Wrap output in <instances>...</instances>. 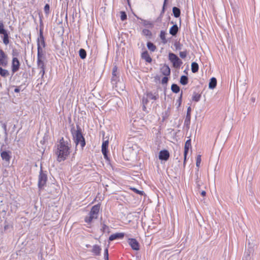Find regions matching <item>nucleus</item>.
<instances>
[{"mask_svg": "<svg viewBox=\"0 0 260 260\" xmlns=\"http://www.w3.org/2000/svg\"><path fill=\"white\" fill-rule=\"evenodd\" d=\"M55 147V154L57 156V160L59 162L65 160L70 154L71 143L62 137Z\"/></svg>", "mask_w": 260, "mask_h": 260, "instance_id": "obj_1", "label": "nucleus"}, {"mask_svg": "<svg viewBox=\"0 0 260 260\" xmlns=\"http://www.w3.org/2000/svg\"><path fill=\"white\" fill-rule=\"evenodd\" d=\"M71 132L76 146H77L80 144L81 149H83L86 145V142L85 138L82 134L81 127L78 125H77V129H75L74 127H72Z\"/></svg>", "mask_w": 260, "mask_h": 260, "instance_id": "obj_2", "label": "nucleus"}, {"mask_svg": "<svg viewBox=\"0 0 260 260\" xmlns=\"http://www.w3.org/2000/svg\"><path fill=\"white\" fill-rule=\"evenodd\" d=\"M100 206V204H98L92 207L89 213V216H86L84 219L85 222L90 223L93 219L98 218Z\"/></svg>", "mask_w": 260, "mask_h": 260, "instance_id": "obj_3", "label": "nucleus"}, {"mask_svg": "<svg viewBox=\"0 0 260 260\" xmlns=\"http://www.w3.org/2000/svg\"><path fill=\"white\" fill-rule=\"evenodd\" d=\"M169 59L172 63L173 67L179 68L183 63L182 60L173 53H169Z\"/></svg>", "mask_w": 260, "mask_h": 260, "instance_id": "obj_4", "label": "nucleus"}, {"mask_svg": "<svg viewBox=\"0 0 260 260\" xmlns=\"http://www.w3.org/2000/svg\"><path fill=\"white\" fill-rule=\"evenodd\" d=\"M47 180V175L46 173L43 171L42 168L40 171L38 179V187L39 189H42L46 185Z\"/></svg>", "mask_w": 260, "mask_h": 260, "instance_id": "obj_5", "label": "nucleus"}, {"mask_svg": "<svg viewBox=\"0 0 260 260\" xmlns=\"http://www.w3.org/2000/svg\"><path fill=\"white\" fill-rule=\"evenodd\" d=\"M0 34L4 36L3 39L4 44L6 45H8L9 43V37L7 30L4 28V23L2 21H0Z\"/></svg>", "mask_w": 260, "mask_h": 260, "instance_id": "obj_6", "label": "nucleus"}, {"mask_svg": "<svg viewBox=\"0 0 260 260\" xmlns=\"http://www.w3.org/2000/svg\"><path fill=\"white\" fill-rule=\"evenodd\" d=\"M3 145L2 146L1 149V156L3 160L6 161V162H9L11 158V151L5 150L3 151L2 150Z\"/></svg>", "mask_w": 260, "mask_h": 260, "instance_id": "obj_7", "label": "nucleus"}, {"mask_svg": "<svg viewBox=\"0 0 260 260\" xmlns=\"http://www.w3.org/2000/svg\"><path fill=\"white\" fill-rule=\"evenodd\" d=\"M128 243L133 250L136 251L139 250L140 245L136 239L134 238H129L128 239Z\"/></svg>", "mask_w": 260, "mask_h": 260, "instance_id": "obj_8", "label": "nucleus"}, {"mask_svg": "<svg viewBox=\"0 0 260 260\" xmlns=\"http://www.w3.org/2000/svg\"><path fill=\"white\" fill-rule=\"evenodd\" d=\"M37 59H45V55L43 52V50L41 46H40L39 40L37 42Z\"/></svg>", "mask_w": 260, "mask_h": 260, "instance_id": "obj_9", "label": "nucleus"}, {"mask_svg": "<svg viewBox=\"0 0 260 260\" xmlns=\"http://www.w3.org/2000/svg\"><path fill=\"white\" fill-rule=\"evenodd\" d=\"M190 111H191V108L189 107L187 108V113L186 115V117L184 120V126L186 127L187 129H188L189 128V125L190 123V119H191V116H190Z\"/></svg>", "mask_w": 260, "mask_h": 260, "instance_id": "obj_10", "label": "nucleus"}, {"mask_svg": "<svg viewBox=\"0 0 260 260\" xmlns=\"http://www.w3.org/2000/svg\"><path fill=\"white\" fill-rule=\"evenodd\" d=\"M170 157L169 152L166 149L161 150L159 152L158 158L161 160L167 161Z\"/></svg>", "mask_w": 260, "mask_h": 260, "instance_id": "obj_11", "label": "nucleus"}, {"mask_svg": "<svg viewBox=\"0 0 260 260\" xmlns=\"http://www.w3.org/2000/svg\"><path fill=\"white\" fill-rule=\"evenodd\" d=\"M20 67V62L16 57L13 58L12 62V72L13 74L15 73L19 70Z\"/></svg>", "mask_w": 260, "mask_h": 260, "instance_id": "obj_12", "label": "nucleus"}, {"mask_svg": "<svg viewBox=\"0 0 260 260\" xmlns=\"http://www.w3.org/2000/svg\"><path fill=\"white\" fill-rule=\"evenodd\" d=\"M119 77L117 75V68L115 66L112 70V76L111 78V83L113 85L116 84L118 81Z\"/></svg>", "mask_w": 260, "mask_h": 260, "instance_id": "obj_13", "label": "nucleus"}, {"mask_svg": "<svg viewBox=\"0 0 260 260\" xmlns=\"http://www.w3.org/2000/svg\"><path fill=\"white\" fill-rule=\"evenodd\" d=\"M109 142L108 141H105L103 142L102 146V152L104 156V158L106 159H108V147Z\"/></svg>", "mask_w": 260, "mask_h": 260, "instance_id": "obj_14", "label": "nucleus"}, {"mask_svg": "<svg viewBox=\"0 0 260 260\" xmlns=\"http://www.w3.org/2000/svg\"><path fill=\"white\" fill-rule=\"evenodd\" d=\"M102 248L100 246L95 244L92 246L91 252L95 256H100L101 254Z\"/></svg>", "mask_w": 260, "mask_h": 260, "instance_id": "obj_15", "label": "nucleus"}, {"mask_svg": "<svg viewBox=\"0 0 260 260\" xmlns=\"http://www.w3.org/2000/svg\"><path fill=\"white\" fill-rule=\"evenodd\" d=\"M6 58L7 56L4 51L0 49V65L4 67L7 65V61L6 60Z\"/></svg>", "mask_w": 260, "mask_h": 260, "instance_id": "obj_16", "label": "nucleus"}, {"mask_svg": "<svg viewBox=\"0 0 260 260\" xmlns=\"http://www.w3.org/2000/svg\"><path fill=\"white\" fill-rule=\"evenodd\" d=\"M124 236V234L123 233H117L112 235H111L109 238V241H113L116 239H121Z\"/></svg>", "mask_w": 260, "mask_h": 260, "instance_id": "obj_17", "label": "nucleus"}, {"mask_svg": "<svg viewBox=\"0 0 260 260\" xmlns=\"http://www.w3.org/2000/svg\"><path fill=\"white\" fill-rule=\"evenodd\" d=\"M160 72L162 75L168 76L170 75L171 70L169 67L168 65L165 64L160 69Z\"/></svg>", "mask_w": 260, "mask_h": 260, "instance_id": "obj_18", "label": "nucleus"}, {"mask_svg": "<svg viewBox=\"0 0 260 260\" xmlns=\"http://www.w3.org/2000/svg\"><path fill=\"white\" fill-rule=\"evenodd\" d=\"M141 57L147 62L150 63L152 61V59L147 51H145L142 53Z\"/></svg>", "mask_w": 260, "mask_h": 260, "instance_id": "obj_19", "label": "nucleus"}, {"mask_svg": "<svg viewBox=\"0 0 260 260\" xmlns=\"http://www.w3.org/2000/svg\"><path fill=\"white\" fill-rule=\"evenodd\" d=\"M167 1L168 0H165L164 1V4H163V7H162V10L161 11V13H160L159 16L157 17V18L156 20V21L157 22H161L162 18L163 15H164V14L165 13V7H166Z\"/></svg>", "mask_w": 260, "mask_h": 260, "instance_id": "obj_20", "label": "nucleus"}, {"mask_svg": "<svg viewBox=\"0 0 260 260\" xmlns=\"http://www.w3.org/2000/svg\"><path fill=\"white\" fill-rule=\"evenodd\" d=\"M178 30H179V28H178V25L176 24H174L170 28V29L169 30V32L173 36H175L178 32Z\"/></svg>", "mask_w": 260, "mask_h": 260, "instance_id": "obj_21", "label": "nucleus"}, {"mask_svg": "<svg viewBox=\"0 0 260 260\" xmlns=\"http://www.w3.org/2000/svg\"><path fill=\"white\" fill-rule=\"evenodd\" d=\"M217 85V80L214 77H212L210 79L209 83V88L210 89H214Z\"/></svg>", "mask_w": 260, "mask_h": 260, "instance_id": "obj_22", "label": "nucleus"}, {"mask_svg": "<svg viewBox=\"0 0 260 260\" xmlns=\"http://www.w3.org/2000/svg\"><path fill=\"white\" fill-rule=\"evenodd\" d=\"M146 95L148 99L153 100H156L159 98V95L157 93H153L151 92H149L147 93Z\"/></svg>", "mask_w": 260, "mask_h": 260, "instance_id": "obj_23", "label": "nucleus"}, {"mask_svg": "<svg viewBox=\"0 0 260 260\" xmlns=\"http://www.w3.org/2000/svg\"><path fill=\"white\" fill-rule=\"evenodd\" d=\"M191 140H187L185 143L184 151V153H188L189 148H191Z\"/></svg>", "mask_w": 260, "mask_h": 260, "instance_id": "obj_24", "label": "nucleus"}, {"mask_svg": "<svg viewBox=\"0 0 260 260\" xmlns=\"http://www.w3.org/2000/svg\"><path fill=\"white\" fill-rule=\"evenodd\" d=\"M166 32L164 30H161L159 34V37L163 44H166L167 43V40L166 38Z\"/></svg>", "mask_w": 260, "mask_h": 260, "instance_id": "obj_25", "label": "nucleus"}, {"mask_svg": "<svg viewBox=\"0 0 260 260\" xmlns=\"http://www.w3.org/2000/svg\"><path fill=\"white\" fill-rule=\"evenodd\" d=\"M172 11L175 17L178 18L180 16L181 11L178 8L176 7H173Z\"/></svg>", "mask_w": 260, "mask_h": 260, "instance_id": "obj_26", "label": "nucleus"}, {"mask_svg": "<svg viewBox=\"0 0 260 260\" xmlns=\"http://www.w3.org/2000/svg\"><path fill=\"white\" fill-rule=\"evenodd\" d=\"M191 70L192 73H196L199 70V65L196 62H193L191 64Z\"/></svg>", "mask_w": 260, "mask_h": 260, "instance_id": "obj_27", "label": "nucleus"}, {"mask_svg": "<svg viewBox=\"0 0 260 260\" xmlns=\"http://www.w3.org/2000/svg\"><path fill=\"white\" fill-rule=\"evenodd\" d=\"M39 40V42L40 44V46L42 45L43 47L45 46V42L44 41V38L43 35V32L41 30L40 31V38H38V40Z\"/></svg>", "mask_w": 260, "mask_h": 260, "instance_id": "obj_28", "label": "nucleus"}, {"mask_svg": "<svg viewBox=\"0 0 260 260\" xmlns=\"http://www.w3.org/2000/svg\"><path fill=\"white\" fill-rule=\"evenodd\" d=\"M188 82V78L187 76L183 75L181 77L180 80V83L183 85H186Z\"/></svg>", "mask_w": 260, "mask_h": 260, "instance_id": "obj_29", "label": "nucleus"}, {"mask_svg": "<svg viewBox=\"0 0 260 260\" xmlns=\"http://www.w3.org/2000/svg\"><path fill=\"white\" fill-rule=\"evenodd\" d=\"M147 47L148 49L150 50L151 52H154L155 51L156 47L155 45L153 44L151 42H148L147 43Z\"/></svg>", "mask_w": 260, "mask_h": 260, "instance_id": "obj_30", "label": "nucleus"}, {"mask_svg": "<svg viewBox=\"0 0 260 260\" xmlns=\"http://www.w3.org/2000/svg\"><path fill=\"white\" fill-rule=\"evenodd\" d=\"M171 89L172 92L175 93H178L180 91V87L176 84H173L171 86Z\"/></svg>", "mask_w": 260, "mask_h": 260, "instance_id": "obj_31", "label": "nucleus"}, {"mask_svg": "<svg viewBox=\"0 0 260 260\" xmlns=\"http://www.w3.org/2000/svg\"><path fill=\"white\" fill-rule=\"evenodd\" d=\"M9 73L8 70L0 67V75L3 77H6L9 75Z\"/></svg>", "mask_w": 260, "mask_h": 260, "instance_id": "obj_32", "label": "nucleus"}, {"mask_svg": "<svg viewBox=\"0 0 260 260\" xmlns=\"http://www.w3.org/2000/svg\"><path fill=\"white\" fill-rule=\"evenodd\" d=\"M79 56L81 59H85L86 57V52L84 49H80L79 51Z\"/></svg>", "mask_w": 260, "mask_h": 260, "instance_id": "obj_33", "label": "nucleus"}, {"mask_svg": "<svg viewBox=\"0 0 260 260\" xmlns=\"http://www.w3.org/2000/svg\"><path fill=\"white\" fill-rule=\"evenodd\" d=\"M37 67L39 69L41 68H45L44 60L37 59Z\"/></svg>", "mask_w": 260, "mask_h": 260, "instance_id": "obj_34", "label": "nucleus"}, {"mask_svg": "<svg viewBox=\"0 0 260 260\" xmlns=\"http://www.w3.org/2000/svg\"><path fill=\"white\" fill-rule=\"evenodd\" d=\"M201 95L200 94H198L197 93H194L192 98V99L193 101L199 102L200 100Z\"/></svg>", "mask_w": 260, "mask_h": 260, "instance_id": "obj_35", "label": "nucleus"}, {"mask_svg": "<svg viewBox=\"0 0 260 260\" xmlns=\"http://www.w3.org/2000/svg\"><path fill=\"white\" fill-rule=\"evenodd\" d=\"M120 19L122 21L125 20L127 19V15L125 12H120Z\"/></svg>", "mask_w": 260, "mask_h": 260, "instance_id": "obj_36", "label": "nucleus"}, {"mask_svg": "<svg viewBox=\"0 0 260 260\" xmlns=\"http://www.w3.org/2000/svg\"><path fill=\"white\" fill-rule=\"evenodd\" d=\"M143 34L146 36L150 37L152 35L151 32L147 29H144L142 31Z\"/></svg>", "mask_w": 260, "mask_h": 260, "instance_id": "obj_37", "label": "nucleus"}, {"mask_svg": "<svg viewBox=\"0 0 260 260\" xmlns=\"http://www.w3.org/2000/svg\"><path fill=\"white\" fill-rule=\"evenodd\" d=\"M174 46L176 50H181L182 47V45L179 42H176L174 44Z\"/></svg>", "mask_w": 260, "mask_h": 260, "instance_id": "obj_38", "label": "nucleus"}, {"mask_svg": "<svg viewBox=\"0 0 260 260\" xmlns=\"http://www.w3.org/2000/svg\"><path fill=\"white\" fill-rule=\"evenodd\" d=\"M49 9H50V6H49V4H46L45 5V7H44V12L46 14V15H48L49 14Z\"/></svg>", "mask_w": 260, "mask_h": 260, "instance_id": "obj_39", "label": "nucleus"}, {"mask_svg": "<svg viewBox=\"0 0 260 260\" xmlns=\"http://www.w3.org/2000/svg\"><path fill=\"white\" fill-rule=\"evenodd\" d=\"M39 69H40L39 74L41 75V78L43 79L45 74V68H41Z\"/></svg>", "mask_w": 260, "mask_h": 260, "instance_id": "obj_40", "label": "nucleus"}, {"mask_svg": "<svg viewBox=\"0 0 260 260\" xmlns=\"http://www.w3.org/2000/svg\"><path fill=\"white\" fill-rule=\"evenodd\" d=\"M148 103V98H147V96H143L142 99V103L143 105H147Z\"/></svg>", "mask_w": 260, "mask_h": 260, "instance_id": "obj_41", "label": "nucleus"}, {"mask_svg": "<svg viewBox=\"0 0 260 260\" xmlns=\"http://www.w3.org/2000/svg\"><path fill=\"white\" fill-rule=\"evenodd\" d=\"M109 254H108V248L107 247L104 250V259L105 260L109 259Z\"/></svg>", "mask_w": 260, "mask_h": 260, "instance_id": "obj_42", "label": "nucleus"}, {"mask_svg": "<svg viewBox=\"0 0 260 260\" xmlns=\"http://www.w3.org/2000/svg\"><path fill=\"white\" fill-rule=\"evenodd\" d=\"M179 55L182 58H184L186 57L187 55V51H181L179 53Z\"/></svg>", "mask_w": 260, "mask_h": 260, "instance_id": "obj_43", "label": "nucleus"}, {"mask_svg": "<svg viewBox=\"0 0 260 260\" xmlns=\"http://www.w3.org/2000/svg\"><path fill=\"white\" fill-rule=\"evenodd\" d=\"M168 80H169V78L167 76H165L164 77L162 78V80H161V83L162 84H167L168 82Z\"/></svg>", "mask_w": 260, "mask_h": 260, "instance_id": "obj_44", "label": "nucleus"}, {"mask_svg": "<svg viewBox=\"0 0 260 260\" xmlns=\"http://www.w3.org/2000/svg\"><path fill=\"white\" fill-rule=\"evenodd\" d=\"M132 189L134 192H135L136 193H138L139 194L142 195L143 194V193H144L143 191L138 190L137 188H132Z\"/></svg>", "mask_w": 260, "mask_h": 260, "instance_id": "obj_45", "label": "nucleus"}, {"mask_svg": "<svg viewBox=\"0 0 260 260\" xmlns=\"http://www.w3.org/2000/svg\"><path fill=\"white\" fill-rule=\"evenodd\" d=\"M101 230L103 231V232H106L107 231L109 230V227L106 225L105 224H103L102 225V228Z\"/></svg>", "mask_w": 260, "mask_h": 260, "instance_id": "obj_46", "label": "nucleus"}, {"mask_svg": "<svg viewBox=\"0 0 260 260\" xmlns=\"http://www.w3.org/2000/svg\"><path fill=\"white\" fill-rule=\"evenodd\" d=\"M201 161V156L198 155L197 157V160H196V165L197 167H199L200 166Z\"/></svg>", "mask_w": 260, "mask_h": 260, "instance_id": "obj_47", "label": "nucleus"}, {"mask_svg": "<svg viewBox=\"0 0 260 260\" xmlns=\"http://www.w3.org/2000/svg\"><path fill=\"white\" fill-rule=\"evenodd\" d=\"M182 91L181 92L180 96L179 98V99L178 100V102H179V105H180L181 104V100H182Z\"/></svg>", "mask_w": 260, "mask_h": 260, "instance_id": "obj_48", "label": "nucleus"}, {"mask_svg": "<svg viewBox=\"0 0 260 260\" xmlns=\"http://www.w3.org/2000/svg\"><path fill=\"white\" fill-rule=\"evenodd\" d=\"M141 20L143 21V24L144 25H148L150 24L149 22L146 20H142V19H141Z\"/></svg>", "mask_w": 260, "mask_h": 260, "instance_id": "obj_49", "label": "nucleus"}, {"mask_svg": "<svg viewBox=\"0 0 260 260\" xmlns=\"http://www.w3.org/2000/svg\"><path fill=\"white\" fill-rule=\"evenodd\" d=\"M187 154V153H184V162H183L184 166H185V162H186V160Z\"/></svg>", "mask_w": 260, "mask_h": 260, "instance_id": "obj_50", "label": "nucleus"}, {"mask_svg": "<svg viewBox=\"0 0 260 260\" xmlns=\"http://www.w3.org/2000/svg\"><path fill=\"white\" fill-rule=\"evenodd\" d=\"M20 88H18V87L15 88L14 89V92H16V93H18V92H20Z\"/></svg>", "mask_w": 260, "mask_h": 260, "instance_id": "obj_51", "label": "nucleus"}, {"mask_svg": "<svg viewBox=\"0 0 260 260\" xmlns=\"http://www.w3.org/2000/svg\"><path fill=\"white\" fill-rule=\"evenodd\" d=\"M146 105H143V107H142V109L144 111H146Z\"/></svg>", "mask_w": 260, "mask_h": 260, "instance_id": "obj_52", "label": "nucleus"}, {"mask_svg": "<svg viewBox=\"0 0 260 260\" xmlns=\"http://www.w3.org/2000/svg\"><path fill=\"white\" fill-rule=\"evenodd\" d=\"M206 191H205L203 190V191L201 192V195H202V196H205L206 195Z\"/></svg>", "mask_w": 260, "mask_h": 260, "instance_id": "obj_53", "label": "nucleus"}, {"mask_svg": "<svg viewBox=\"0 0 260 260\" xmlns=\"http://www.w3.org/2000/svg\"><path fill=\"white\" fill-rule=\"evenodd\" d=\"M85 246H86V247H87V248H90V247H92V246H91V245H89V244H86Z\"/></svg>", "mask_w": 260, "mask_h": 260, "instance_id": "obj_54", "label": "nucleus"}, {"mask_svg": "<svg viewBox=\"0 0 260 260\" xmlns=\"http://www.w3.org/2000/svg\"><path fill=\"white\" fill-rule=\"evenodd\" d=\"M7 228V226L5 225V229L6 230Z\"/></svg>", "mask_w": 260, "mask_h": 260, "instance_id": "obj_55", "label": "nucleus"}]
</instances>
